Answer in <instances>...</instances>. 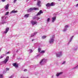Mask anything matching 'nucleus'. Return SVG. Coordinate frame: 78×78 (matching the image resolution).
Listing matches in <instances>:
<instances>
[{"instance_id": "22", "label": "nucleus", "mask_w": 78, "mask_h": 78, "mask_svg": "<svg viewBox=\"0 0 78 78\" xmlns=\"http://www.w3.org/2000/svg\"><path fill=\"white\" fill-rule=\"evenodd\" d=\"M9 70V68H7L5 69L6 71H8V70Z\"/></svg>"}, {"instance_id": "39", "label": "nucleus", "mask_w": 78, "mask_h": 78, "mask_svg": "<svg viewBox=\"0 0 78 78\" xmlns=\"http://www.w3.org/2000/svg\"><path fill=\"white\" fill-rule=\"evenodd\" d=\"M9 52H7V54H9Z\"/></svg>"}, {"instance_id": "7", "label": "nucleus", "mask_w": 78, "mask_h": 78, "mask_svg": "<svg viewBox=\"0 0 78 78\" xmlns=\"http://www.w3.org/2000/svg\"><path fill=\"white\" fill-rule=\"evenodd\" d=\"M43 12L42 10H40L39 12L38 13L37 16H39V15H41V14H43Z\"/></svg>"}, {"instance_id": "51", "label": "nucleus", "mask_w": 78, "mask_h": 78, "mask_svg": "<svg viewBox=\"0 0 78 78\" xmlns=\"http://www.w3.org/2000/svg\"><path fill=\"white\" fill-rule=\"evenodd\" d=\"M59 0V1H60V0Z\"/></svg>"}, {"instance_id": "49", "label": "nucleus", "mask_w": 78, "mask_h": 78, "mask_svg": "<svg viewBox=\"0 0 78 78\" xmlns=\"http://www.w3.org/2000/svg\"><path fill=\"white\" fill-rule=\"evenodd\" d=\"M73 37V36L72 37Z\"/></svg>"}, {"instance_id": "2", "label": "nucleus", "mask_w": 78, "mask_h": 78, "mask_svg": "<svg viewBox=\"0 0 78 78\" xmlns=\"http://www.w3.org/2000/svg\"><path fill=\"white\" fill-rule=\"evenodd\" d=\"M56 57H60V56H61L62 55V52L60 51L58 52L56 54Z\"/></svg>"}, {"instance_id": "34", "label": "nucleus", "mask_w": 78, "mask_h": 78, "mask_svg": "<svg viewBox=\"0 0 78 78\" xmlns=\"http://www.w3.org/2000/svg\"><path fill=\"white\" fill-rule=\"evenodd\" d=\"M24 72H27V69H24Z\"/></svg>"}, {"instance_id": "11", "label": "nucleus", "mask_w": 78, "mask_h": 78, "mask_svg": "<svg viewBox=\"0 0 78 78\" xmlns=\"http://www.w3.org/2000/svg\"><path fill=\"white\" fill-rule=\"evenodd\" d=\"M9 4H7L5 6V9H8V8H9Z\"/></svg>"}, {"instance_id": "32", "label": "nucleus", "mask_w": 78, "mask_h": 78, "mask_svg": "<svg viewBox=\"0 0 78 78\" xmlns=\"http://www.w3.org/2000/svg\"><path fill=\"white\" fill-rule=\"evenodd\" d=\"M6 0H1V1H2V2H5Z\"/></svg>"}, {"instance_id": "18", "label": "nucleus", "mask_w": 78, "mask_h": 78, "mask_svg": "<svg viewBox=\"0 0 78 78\" xmlns=\"http://www.w3.org/2000/svg\"><path fill=\"white\" fill-rule=\"evenodd\" d=\"M29 51L30 53H32V52H33V50H32V49H29Z\"/></svg>"}, {"instance_id": "13", "label": "nucleus", "mask_w": 78, "mask_h": 78, "mask_svg": "<svg viewBox=\"0 0 78 78\" xmlns=\"http://www.w3.org/2000/svg\"><path fill=\"white\" fill-rule=\"evenodd\" d=\"M54 5H55V4L53 2H52L51 4H50V6H53Z\"/></svg>"}, {"instance_id": "37", "label": "nucleus", "mask_w": 78, "mask_h": 78, "mask_svg": "<svg viewBox=\"0 0 78 78\" xmlns=\"http://www.w3.org/2000/svg\"><path fill=\"white\" fill-rule=\"evenodd\" d=\"M33 19H36V17H34V18H33Z\"/></svg>"}, {"instance_id": "30", "label": "nucleus", "mask_w": 78, "mask_h": 78, "mask_svg": "<svg viewBox=\"0 0 78 78\" xmlns=\"http://www.w3.org/2000/svg\"><path fill=\"white\" fill-rule=\"evenodd\" d=\"M47 22H49L50 21V18H48L47 20Z\"/></svg>"}, {"instance_id": "25", "label": "nucleus", "mask_w": 78, "mask_h": 78, "mask_svg": "<svg viewBox=\"0 0 78 78\" xmlns=\"http://www.w3.org/2000/svg\"><path fill=\"white\" fill-rule=\"evenodd\" d=\"M0 78H3V74H0Z\"/></svg>"}, {"instance_id": "8", "label": "nucleus", "mask_w": 78, "mask_h": 78, "mask_svg": "<svg viewBox=\"0 0 78 78\" xmlns=\"http://www.w3.org/2000/svg\"><path fill=\"white\" fill-rule=\"evenodd\" d=\"M62 73H63L62 72H61L60 73H57L56 74V76L58 77V76H59V75H61L62 74Z\"/></svg>"}, {"instance_id": "27", "label": "nucleus", "mask_w": 78, "mask_h": 78, "mask_svg": "<svg viewBox=\"0 0 78 78\" xmlns=\"http://www.w3.org/2000/svg\"><path fill=\"white\" fill-rule=\"evenodd\" d=\"M78 67V65H77L76 67H74L73 69H77Z\"/></svg>"}, {"instance_id": "10", "label": "nucleus", "mask_w": 78, "mask_h": 78, "mask_svg": "<svg viewBox=\"0 0 78 78\" xmlns=\"http://www.w3.org/2000/svg\"><path fill=\"white\" fill-rule=\"evenodd\" d=\"M9 31V28H6L5 31V33L6 34Z\"/></svg>"}, {"instance_id": "45", "label": "nucleus", "mask_w": 78, "mask_h": 78, "mask_svg": "<svg viewBox=\"0 0 78 78\" xmlns=\"http://www.w3.org/2000/svg\"><path fill=\"white\" fill-rule=\"evenodd\" d=\"M37 19H38V20L39 19V18H37Z\"/></svg>"}, {"instance_id": "29", "label": "nucleus", "mask_w": 78, "mask_h": 78, "mask_svg": "<svg viewBox=\"0 0 78 78\" xmlns=\"http://www.w3.org/2000/svg\"><path fill=\"white\" fill-rule=\"evenodd\" d=\"M16 2H17V0H14V2H13L14 3H15Z\"/></svg>"}, {"instance_id": "24", "label": "nucleus", "mask_w": 78, "mask_h": 78, "mask_svg": "<svg viewBox=\"0 0 78 78\" xmlns=\"http://www.w3.org/2000/svg\"><path fill=\"white\" fill-rule=\"evenodd\" d=\"M45 51H41V53H45Z\"/></svg>"}, {"instance_id": "15", "label": "nucleus", "mask_w": 78, "mask_h": 78, "mask_svg": "<svg viewBox=\"0 0 78 78\" xmlns=\"http://www.w3.org/2000/svg\"><path fill=\"white\" fill-rule=\"evenodd\" d=\"M17 12V11H15L13 10H12L11 12V13H16Z\"/></svg>"}, {"instance_id": "12", "label": "nucleus", "mask_w": 78, "mask_h": 78, "mask_svg": "<svg viewBox=\"0 0 78 78\" xmlns=\"http://www.w3.org/2000/svg\"><path fill=\"white\" fill-rule=\"evenodd\" d=\"M56 17H53L52 18V22H54V21H55V20H56Z\"/></svg>"}, {"instance_id": "1", "label": "nucleus", "mask_w": 78, "mask_h": 78, "mask_svg": "<svg viewBox=\"0 0 78 78\" xmlns=\"http://www.w3.org/2000/svg\"><path fill=\"white\" fill-rule=\"evenodd\" d=\"M47 59L43 58L41 61L40 64V65H44V64H45L47 62Z\"/></svg>"}, {"instance_id": "33", "label": "nucleus", "mask_w": 78, "mask_h": 78, "mask_svg": "<svg viewBox=\"0 0 78 78\" xmlns=\"http://www.w3.org/2000/svg\"><path fill=\"white\" fill-rule=\"evenodd\" d=\"M18 51H19V50H17L16 51V53H18Z\"/></svg>"}, {"instance_id": "19", "label": "nucleus", "mask_w": 78, "mask_h": 78, "mask_svg": "<svg viewBox=\"0 0 78 78\" xmlns=\"http://www.w3.org/2000/svg\"><path fill=\"white\" fill-rule=\"evenodd\" d=\"M9 14V12H8L5 14V16H8Z\"/></svg>"}, {"instance_id": "47", "label": "nucleus", "mask_w": 78, "mask_h": 78, "mask_svg": "<svg viewBox=\"0 0 78 78\" xmlns=\"http://www.w3.org/2000/svg\"><path fill=\"white\" fill-rule=\"evenodd\" d=\"M1 51V49H0V52Z\"/></svg>"}, {"instance_id": "6", "label": "nucleus", "mask_w": 78, "mask_h": 78, "mask_svg": "<svg viewBox=\"0 0 78 78\" xmlns=\"http://www.w3.org/2000/svg\"><path fill=\"white\" fill-rule=\"evenodd\" d=\"M12 65L14 67H16V68H17L19 66L17 64H16V63H13Z\"/></svg>"}, {"instance_id": "40", "label": "nucleus", "mask_w": 78, "mask_h": 78, "mask_svg": "<svg viewBox=\"0 0 78 78\" xmlns=\"http://www.w3.org/2000/svg\"><path fill=\"white\" fill-rule=\"evenodd\" d=\"M76 6H78V4L76 5Z\"/></svg>"}, {"instance_id": "17", "label": "nucleus", "mask_w": 78, "mask_h": 78, "mask_svg": "<svg viewBox=\"0 0 78 78\" xmlns=\"http://www.w3.org/2000/svg\"><path fill=\"white\" fill-rule=\"evenodd\" d=\"M30 16L29 14H26L24 16V17H28V16Z\"/></svg>"}, {"instance_id": "43", "label": "nucleus", "mask_w": 78, "mask_h": 78, "mask_svg": "<svg viewBox=\"0 0 78 78\" xmlns=\"http://www.w3.org/2000/svg\"><path fill=\"white\" fill-rule=\"evenodd\" d=\"M34 36V35H31V37H33Z\"/></svg>"}, {"instance_id": "20", "label": "nucleus", "mask_w": 78, "mask_h": 78, "mask_svg": "<svg viewBox=\"0 0 78 78\" xmlns=\"http://www.w3.org/2000/svg\"><path fill=\"white\" fill-rule=\"evenodd\" d=\"M37 58L38 57H41V54H39L38 55H36Z\"/></svg>"}, {"instance_id": "42", "label": "nucleus", "mask_w": 78, "mask_h": 78, "mask_svg": "<svg viewBox=\"0 0 78 78\" xmlns=\"http://www.w3.org/2000/svg\"><path fill=\"white\" fill-rule=\"evenodd\" d=\"M9 78H12V76H11L10 77H9Z\"/></svg>"}, {"instance_id": "44", "label": "nucleus", "mask_w": 78, "mask_h": 78, "mask_svg": "<svg viewBox=\"0 0 78 78\" xmlns=\"http://www.w3.org/2000/svg\"><path fill=\"white\" fill-rule=\"evenodd\" d=\"M54 76L53 75L52 76V78H53Z\"/></svg>"}, {"instance_id": "9", "label": "nucleus", "mask_w": 78, "mask_h": 78, "mask_svg": "<svg viewBox=\"0 0 78 78\" xmlns=\"http://www.w3.org/2000/svg\"><path fill=\"white\" fill-rule=\"evenodd\" d=\"M54 42V39L53 38H51L50 41L49 42H50V44H51V43H53Z\"/></svg>"}, {"instance_id": "35", "label": "nucleus", "mask_w": 78, "mask_h": 78, "mask_svg": "<svg viewBox=\"0 0 78 78\" xmlns=\"http://www.w3.org/2000/svg\"><path fill=\"white\" fill-rule=\"evenodd\" d=\"M4 17H5V16H2V19H3V18H4Z\"/></svg>"}, {"instance_id": "3", "label": "nucleus", "mask_w": 78, "mask_h": 78, "mask_svg": "<svg viewBox=\"0 0 78 78\" xmlns=\"http://www.w3.org/2000/svg\"><path fill=\"white\" fill-rule=\"evenodd\" d=\"M9 60V56H7L6 57L5 59L4 60V61L2 62V64H6L7 63V62Z\"/></svg>"}, {"instance_id": "4", "label": "nucleus", "mask_w": 78, "mask_h": 78, "mask_svg": "<svg viewBox=\"0 0 78 78\" xmlns=\"http://www.w3.org/2000/svg\"><path fill=\"white\" fill-rule=\"evenodd\" d=\"M37 9H39L38 8H30V9L28 10V12H31V11H33V10H37Z\"/></svg>"}, {"instance_id": "38", "label": "nucleus", "mask_w": 78, "mask_h": 78, "mask_svg": "<svg viewBox=\"0 0 78 78\" xmlns=\"http://www.w3.org/2000/svg\"><path fill=\"white\" fill-rule=\"evenodd\" d=\"M21 78H26V77H25L23 76V77H21Z\"/></svg>"}, {"instance_id": "26", "label": "nucleus", "mask_w": 78, "mask_h": 78, "mask_svg": "<svg viewBox=\"0 0 78 78\" xmlns=\"http://www.w3.org/2000/svg\"><path fill=\"white\" fill-rule=\"evenodd\" d=\"M47 37L46 36H43L42 37V39H45Z\"/></svg>"}, {"instance_id": "36", "label": "nucleus", "mask_w": 78, "mask_h": 78, "mask_svg": "<svg viewBox=\"0 0 78 78\" xmlns=\"http://www.w3.org/2000/svg\"><path fill=\"white\" fill-rule=\"evenodd\" d=\"M16 56V54H14L13 55V57H14V56Z\"/></svg>"}, {"instance_id": "5", "label": "nucleus", "mask_w": 78, "mask_h": 78, "mask_svg": "<svg viewBox=\"0 0 78 78\" xmlns=\"http://www.w3.org/2000/svg\"><path fill=\"white\" fill-rule=\"evenodd\" d=\"M31 23L32 25H34L37 24V22L36 21H31Z\"/></svg>"}, {"instance_id": "21", "label": "nucleus", "mask_w": 78, "mask_h": 78, "mask_svg": "<svg viewBox=\"0 0 78 78\" xmlns=\"http://www.w3.org/2000/svg\"><path fill=\"white\" fill-rule=\"evenodd\" d=\"M38 51L39 53H41V49H38Z\"/></svg>"}, {"instance_id": "16", "label": "nucleus", "mask_w": 78, "mask_h": 78, "mask_svg": "<svg viewBox=\"0 0 78 78\" xmlns=\"http://www.w3.org/2000/svg\"><path fill=\"white\" fill-rule=\"evenodd\" d=\"M46 6H47V7H49L50 6V3H47L46 5Z\"/></svg>"}, {"instance_id": "46", "label": "nucleus", "mask_w": 78, "mask_h": 78, "mask_svg": "<svg viewBox=\"0 0 78 78\" xmlns=\"http://www.w3.org/2000/svg\"><path fill=\"white\" fill-rule=\"evenodd\" d=\"M34 41V40H32V41Z\"/></svg>"}, {"instance_id": "50", "label": "nucleus", "mask_w": 78, "mask_h": 78, "mask_svg": "<svg viewBox=\"0 0 78 78\" xmlns=\"http://www.w3.org/2000/svg\"><path fill=\"white\" fill-rule=\"evenodd\" d=\"M36 0H34V1H36Z\"/></svg>"}, {"instance_id": "23", "label": "nucleus", "mask_w": 78, "mask_h": 78, "mask_svg": "<svg viewBox=\"0 0 78 78\" xmlns=\"http://www.w3.org/2000/svg\"><path fill=\"white\" fill-rule=\"evenodd\" d=\"M3 55V56H1L0 57V59H2V58H3V57H4V56H5V55Z\"/></svg>"}, {"instance_id": "48", "label": "nucleus", "mask_w": 78, "mask_h": 78, "mask_svg": "<svg viewBox=\"0 0 78 78\" xmlns=\"http://www.w3.org/2000/svg\"><path fill=\"white\" fill-rule=\"evenodd\" d=\"M38 49H41V48H38Z\"/></svg>"}, {"instance_id": "31", "label": "nucleus", "mask_w": 78, "mask_h": 78, "mask_svg": "<svg viewBox=\"0 0 78 78\" xmlns=\"http://www.w3.org/2000/svg\"><path fill=\"white\" fill-rule=\"evenodd\" d=\"M65 28H68V25L65 26Z\"/></svg>"}, {"instance_id": "14", "label": "nucleus", "mask_w": 78, "mask_h": 78, "mask_svg": "<svg viewBox=\"0 0 78 78\" xmlns=\"http://www.w3.org/2000/svg\"><path fill=\"white\" fill-rule=\"evenodd\" d=\"M41 3V1H38L37 5L38 6H39Z\"/></svg>"}, {"instance_id": "41", "label": "nucleus", "mask_w": 78, "mask_h": 78, "mask_svg": "<svg viewBox=\"0 0 78 78\" xmlns=\"http://www.w3.org/2000/svg\"><path fill=\"white\" fill-rule=\"evenodd\" d=\"M76 49H74V51H76Z\"/></svg>"}, {"instance_id": "28", "label": "nucleus", "mask_w": 78, "mask_h": 78, "mask_svg": "<svg viewBox=\"0 0 78 78\" xmlns=\"http://www.w3.org/2000/svg\"><path fill=\"white\" fill-rule=\"evenodd\" d=\"M66 63V62L65 61H64L62 63V64H65Z\"/></svg>"}]
</instances>
